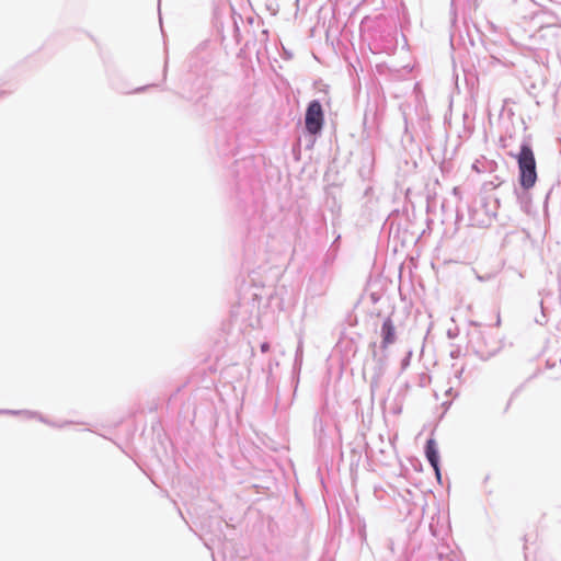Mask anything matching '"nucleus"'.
<instances>
[{"instance_id": "9", "label": "nucleus", "mask_w": 561, "mask_h": 561, "mask_svg": "<svg viewBox=\"0 0 561 561\" xmlns=\"http://www.w3.org/2000/svg\"><path fill=\"white\" fill-rule=\"evenodd\" d=\"M411 356H412V352L410 351V352H408L407 356L401 362L402 369H405L410 365Z\"/></svg>"}, {"instance_id": "3", "label": "nucleus", "mask_w": 561, "mask_h": 561, "mask_svg": "<svg viewBox=\"0 0 561 561\" xmlns=\"http://www.w3.org/2000/svg\"><path fill=\"white\" fill-rule=\"evenodd\" d=\"M323 110L318 100H312L307 107L305 115V126L308 133L317 135L321 131L323 126Z\"/></svg>"}, {"instance_id": "7", "label": "nucleus", "mask_w": 561, "mask_h": 561, "mask_svg": "<svg viewBox=\"0 0 561 561\" xmlns=\"http://www.w3.org/2000/svg\"><path fill=\"white\" fill-rule=\"evenodd\" d=\"M0 414H12V415H16V414H23L25 415L26 417H36L41 422L45 423V424H48L50 426H56L55 423L46 420L43 415H41L39 413L37 412H33V411H18V410H0Z\"/></svg>"}, {"instance_id": "4", "label": "nucleus", "mask_w": 561, "mask_h": 561, "mask_svg": "<svg viewBox=\"0 0 561 561\" xmlns=\"http://www.w3.org/2000/svg\"><path fill=\"white\" fill-rule=\"evenodd\" d=\"M380 337L381 342L378 345L379 350L387 351L388 347L396 343L397 341V332L396 327L391 320V318H386L380 328Z\"/></svg>"}, {"instance_id": "12", "label": "nucleus", "mask_w": 561, "mask_h": 561, "mask_svg": "<svg viewBox=\"0 0 561 561\" xmlns=\"http://www.w3.org/2000/svg\"><path fill=\"white\" fill-rule=\"evenodd\" d=\"M454 194L457 195L458 194V187H455L454 188Z\"/></svg>"}, {"instance_id": "6", "label": "nucleus", "mask_w": 561, "mask_h": 561, "mask_svg": "<svg viewBox=\"0 0 561 561\" xmlns=\"http://www.w3.org/2000/svg\"><path fill=\"white\" fill-rule=\"evenodd\" d=\"M469 343L474 350V352L481 357H488L494 353V350H489L486 347V343L481 331L470 333Z\"/></svg>"}, {"instance_id": "1", "label": "nucleus", "mask_w": 561, "mask_h": 561, "mask_svg": "<svg viewBox=\"0 0 561 561\" xmlns=\"http://www.w3.org/2000/svg\"><path fill=\"white\" fill-rule=\"evenodd\" d=\"M370 357L365 362L363 371L370 378V388H377L388 365V352L379 350L376 342L369 344Z\"/></svg>"}, {"instance_id": "10", "label": "nucleus", "mask_w": 561, "mask_h": 561, "mask_svg": "<svg viewBox=\"0 0 561 561\" xmlns=\"http://www.w3.org/2000/svg\"><path fill=\"white\" fill-rule=\"evenodd\" d=\"M268 350H270V344L268 343L264 342V343L261 344V351L263 353H266Z\"/></svg>"}, {"instance_id": "11", "label": "nucleus", "mask_w": 561, "mask_h": 561, "mask_svg": "<svg viewBox=\"0 0 561 561\" xmlns=\"http://www.w3.org/2000/svg\"><path fill=\"white\" fill-rule=\"evenodd\" d=\"M536 322L539 323V324H543L546 322V316H545L543 311H542L541 318L540 319H536Z\"/></svg>"}, {"instance_id": "2", "label": "nucleus", "mask_w": 561, "mask_h": 561, "mask_svg": "<svg viewBox=\"0 0 561 561\" xmlns=\"http://www.w3.org/2000/svg\"><path fill=\"white\" fill-rule=\"evenodd\" d=\"M519 182L523 188H531L537 181L536 160L531 147L524 142L517 154Z\"/></svg>"}, {"instance_id": "13", "label": "nucleus", "mask_w": 561, "mask_h": 561, "mask_svg": "<svg viewBox=\"0 0 561 561\" xmlns=\"http://www.w3.org/2000/svg\"><path fill=\"white\" fill-rule=\"evenodd\" d=\"M366 535L365 531L362 533V538L365 539Z\"/></svg>"}, {"instance_id": "5", "label": "nucleus", "mask_w": 561, "mask_h": 561, "mask_svg": "<svg viewBox=\"0 0 561 561\" xmlns=\"http://www.w3.org/2000/svg\"><path fill=\"white\" fill-rule=\"evenodd\" d=\"M425 455L430 462V465L433 467L435 474L437 479H440V470H439V455H438V448L437 443L435 439L430 438L426 442L425 445Z\"/></svg>"}, {"instance_id": "8", "label": "nucleus", "mask_w": 561, "mask_h": 561, "mask_svg": "<svg viewBox=\"0 0 561 561\" xmlns=\"http://www.w3.org/2000/svg\"><path fill=\"white\" fill-rule=\"evenodd\" d=\"M302 364V342L298 343L296 355H295V363H294V369L299 370Z\"/></svg>"}]
</instances>
